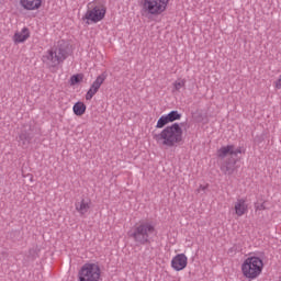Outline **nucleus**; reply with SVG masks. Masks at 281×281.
<instances>
[{"instance_id": "obj_8", "label": "nucleus", "mask_w": 281, "mask_h": 281, "mask_svg": "<svg viewBox=\"0 0 281 281\" xmlns=\"http://www.w3.org/2000/svg\"><path fill=\"white\" fill-rule=\"evenodd\" d=\"M181 120V113L179 111H171L168 114H164L159 117L156 124V128H164V126Z\"/></svg>"}, {"instance_id": "obj_4", "label": "nucleus", "mask_w": 281, "mask_h": 281, "mask_svg": "<svg viewBox=\"0 0 281 281\" xmlns=\"http://www.w3.org/2000/svg\"><path fill=\"white\" fill-rule=\"evenodd\" d=\"M67 59V49L63 44H57L50 47L47 52L42 56V63L49 68L58 67L61 63H65Z\"/></svg>"}, {"instance_id": "obj_13", "label": "nucleus", "mask_w": 281, "mask_h": 281, "mask_svg": "<svg viewBox=\"0 0 281 281\" xmlns=\"http://www.w3.org/2000/svg\"><path fill=\"white\" fill-rule=\"evenodd\" d=\"M75 210L80 214L81 216H85L91 210V200L88 198H82L81 200H78L75 203Z\"/></svg>"}, {"instance_id": "obj_6", "label": "nucleus", "mask_w": 281, "mask_h": 281, "mask_svg": "<svg viewBox=\"0 0 281 281\" xmlns=\"http://www.w3.org/2000/svg\"><path fill=\"white\" fill-rule=\"evenodd\" d=\"M155 234V224L150 221H140L135 225L134 233L132 234L136 243L146 245L148 243V236Z\"/></svg>"}, {"instance_id": "obj_2", "label": "nucleus", "mask_w": 281, "mask_h": 281, "mask_svg": "<svg viewBox=\"0 0 281 281\" xmlns=\"http://www.w3.org/2000/svg\"><path fill=\"white\" fill-rule=\"evenodd\" d=\"M106 16V3L102 0H93L87 4V11L82 16L87 25L92 23H100Z\"/></svg>"}, {"instance_id": "obj_20", "label": "nucleus", "mask_w": 281, "mask_h": 281, "mask_svg": "<svg viewBox=\"0 0 281 281\" xmlns=\"http://www.w3.org/2000/svg\"><path fill=\"white\" fill-rule=\"evenodd\" d=\"M255 210L259 211V212H262L263 210H267V204L265 202H261V203H257L255 205Z\"/></svg>"}, {"instance_id": "obj_11", "label": "nucleus", "mask_w": 281, "mask_h": 281, "mask_svg": "<svg viewBox=\"0 0 281 281\" xmlns=\"http://www.w3.org/2000/svg\"><path fill=\"white\" fill-rule=\"evenodd\" d=\"M19 5L26 12H38L43 8V0H19Z\"/></svg>"}, {"instance_id": "obj_5", "label": "nucleus", "mask_w": 281, "mask_h": 281, "mask_svg": "<svg viewBox=\"0 0 281 281\" xmlns=\"http://www.w3.org/2000/svg\"><path fill=\"white\" fill-rule=\"evenodd\" d=\"M170 0H142V8L149 16H160L168 10Z\"/></svg>"}, {"instance_id": "obj_15", "label": "nucleus", "mask_w": 281, "mask_h": 281, "mask_svg": "<svg viewBox=\"0 0 281 281\" xmlns=\"http://www.w3.org/2000/svg\"><path fill=\"white\" fill-rule=\"evenodd\" d=\"M243 154V148L234 147V145H227L223 146L217 150V157H221L222 159L227 157V155H240Z\"/></svg>"}, {"instance_id": "obj_21", "label": "nucleus", "mask_w": 281, "mask_h": 281, "mask_svg": "<svg viewBox=\"0 0 281 281\" xmlns=\"http://www.w3.org/2000/svg\"><path fill=\"white\" fill-rule=\"evenodd\" d=\"M222 170H225V171H227V169H225V167H222Z\"/></svg>"}, {"instance_id": "obj_3", "label": "nucleus", "mask_w": 281, "mask_h": 281, "mask_svg": "<svg viewBox=\"0 0 281 281\" xmlns=\"http://www.w3.org/2000/svg\"><path fill=\"white\" fill-rule=\"evenodd\" d=\"M262 269H265V262L262 258L258 256L246 258L240 266L241 276H244L246 280H257V278L262 276Z\"/></svg>"}, {"instance_id": "obj_7", "label": "nucleus", "mask_w": 281, "mask_h": 281, "mask_svg": "<svg viewBox=\"0 0 281 281\" xmlns=\"http://www.w3.org/2000/svg\"><path fill=\"white\" fill-rule=\"evenodd\" d=\"M100 278L102 270L97 263H85L78 272L79 281H100Z\"/></svg>"}, {"instance_id": "obj_9", "label": "nucleus", "mask_w": 281, "mask_h": 281, "mask_svg": "<svg viewBox=\"0 0 281 281\" xmlns=\"http://www.w3.org/2000/svg\"><path fill=\"white\" fill-rule=\"evenodd\" d=\"M170 265L173 271H183L188 267V256L183 252L177 254L172 257Z\"/></svg>"}, {"instance_id": "obj_19", "label": "nucleus", "mask_w": 281, "mask_h": 281, "mask_svg": "<svg viewBox=\"0 0 281 281\" xmlns=\"http://www.w3.org/2000/svg\"><path fill=\"white\" fill-rule=\"evenodd\" d=\"M19 142L25 146V144H30V138L25 134H21L19 136Z\"/></svg>"}, {"instance_id": "obj_16", "label": "nucleus", "mask_w": 281, "mask_h": 281, "mask_svg": "<svg viewBox=\"0 0 281 281\" xmlns=\"http://www.w3.org/2000/svg\"><path fill=\"white\" fill-rule=\"evenodd\" d=\"M72 113H75L78 117H82L85 113H87V104L85 102H77L72 106Z\"/></svg>"}, {"instance_id": "obj_1", "label": "nucleus", "mask_w": 281, "mask_h": 281, "mask_svg": "<svg viewBox=\"0 0 281 281\" xmlns=\"http://www.w3.org/2000/svg\"><path fill=\"white\" fill-rule=\"evenodd\" d=\"M154 139L162 148H175L183 142V127L179 123H173L165 127L159 134H155Z\"/></svg>"}, {"instance_id": "obj_10", "label": "nucleus", "mask_w": 281, "mask_h": 281, "mask_svg": "<svg viewBox=\"0 0 281 281\" xmlns=\"http://www.w3.org/2000/svg\"><path fill=\"white\" fill-rule=\"evenodd\" d=\"M104 80H106V75H99L95 80L90 86L88 92L86 93V100H92L93 95L100 91V87L104 85Z\"/></svg>"}, {"instance_id": "obj_14", "label": "nucleus", "mask_w": 281, "mask_h": 281, "mask_svg": "<svg viewBox=\"0 0 281 281\" xmlns=\"http://www.w3.org/2000/svg\"><path fill=\"white\" fill-rule=\"evenodd\" d=\"M233 210L236 216H245L249 212V204L245 199H239L234 203Z\"/></svg>"}, {"instance_id": "obj_17", "label": "nucleus", "mask_w": 281, "mask_h": 281, "mask_svg": "<svg viewBox=\"0 0 281 281\" xmlns=\"http://www.w3.org/2000/svg\"><path fill=\"white\" fill-rule=\"evenodd\" d=\"M173 91H181V89H183V87H186V79H177L173 83Z\"/></svg>"}, {"instance_id": "obj_18", "label": "nucleus", "mask_w": 281, "mask_h": 281, "mask_svg": "<svg viewBox=\"0 0 281 281\" xmlns=\"http://www.w3.org/2000/svg\"><path fill=\"white\" fill-rule=\"evenodd\" d=\"M85 76L82 74H78V75H74L70 78V85L74 87L76 85H78V82H82Z\"/></svg>"}, {"instance_id": "obj_12", "label": "nucleus", "mask_w": 281, "mask_h": 281, "mask_svg": "<svg viewBox=\"0 0 281 281\" xmlns=\"http://www.w3.org/2000/svg\"><path fill=\"white\" fill-rule=\"evenodd\" d=\"M30 36H32L30 29L24 26L21 30L14 32L12 41L14 45H22L23 43H26L30 40Z\"/></svg>"}]
</instances>
